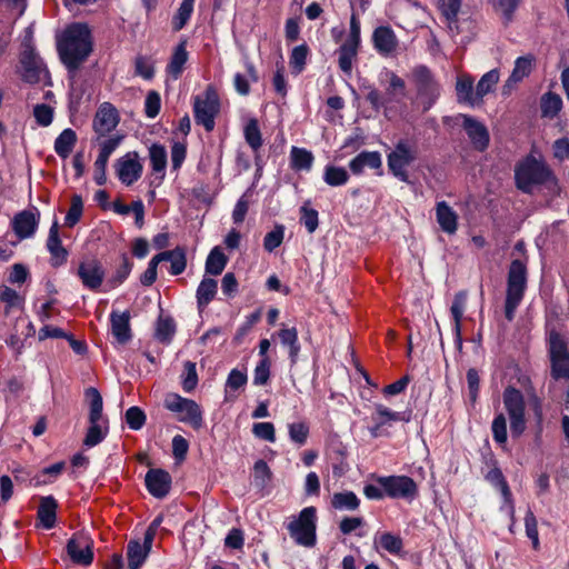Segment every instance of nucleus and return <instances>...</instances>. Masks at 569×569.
Masks as SVG:
<instances>
[{
    "instance_id": "nucleus-1",
    "label": "nucleus",
    "mask_w": 569,
    "mask_h": 569,
    "mask_svg": "<svg viewBox=\"0 0 569 569\" xmlns=\"http://www.w3.org/2000/svg\"><path fill=\"white\" fill-rule=\"evenodd\" d=\"M61 62L69 71H77L92 51V37L86 23L68 26L57 40Z\"/></svg>"
},
{
    "instance_id": "nucleus-2",
    "label": "nucleus",
    "mask_w": 569,
    "mask_h": 569,
    "mask_svg": "<svg viewBox=\"0 0 569 569\" xmlns=\"http://www.w3.org/2000/svg\"><path fill=\"white\" fill-rule=\"evenodd\" d=\"M516 187L523 193H531L535 186H547L549 190L558 188L552 170L541 160L528 154L515 167Z\"/></svg>"
},
{
    "instance_id": "nucleus-3",
    "label": "nucleus",
    "mask_w": 569,
    "mask_h": 569,
    "mask_svg": "<svg viewBox=\"0 0 569 569\" xmlns=\"http://www.w3.org/2000/svg\"><path fill=\"white\" fill-rule=\"evenodd\" d=\"M528 282L527 266L522 260L511 261L507 276V290L505 300V317L508 321L515 319L516 310L521 303Z\"/></svg>"
},
{
    "instance_id": "nucleus-4",
    "label": "nucleus",
    "mask_w": 569,
    "mask_h": 569,
    "mask_svg": "<svg viewBox=\"0 0 569 569\" xmlns=\"http://www.w3.org/2000/svg\"><path fill=\"white\" fill-rule=\"evenodd\" d=\"M550 376L555 380H569V339L555 327L547 330Z\"/></svg>"
},
{
    "instance_id": "nucleus-5",
    "label": "nucleus",
    "mask_w": 569,
    "mask_h": 569,
    "mask_svg": "<svg viewBox=\"0 0 569 569\" xmlns=\"http://www.w3.org/2000/svg\"><path fill=\"white\" fill-rule=\"evenodd\" d=\"M419 158V149L415 141L409 139H400L393 149L387 154V164L390 173L398 180L408 183V169Z\"/></svg>"
},
{
    "instance_id": "nucleus-6",
    "label": "nucleus",
    "mask_w": 569,
    "mask_h": 569,
    "mask_svg": "<svg viewBox=\"0 0 569 569\" xmlns=\"http://www.w3.org/2000/svg\"><path fill=\"white\" fill-rule=\"evenodd\" d=\"M317 520L316 507H306L287 523V530L297 545L312 548L317 542Z\"/></svg>"
},
{
    "instance_id": "nucleus-7",
    "label": "nucleus",
    "mask_w": 569,
    "mask_h": 569,
    "mask_svg": "<svg viewBox=\"0 0 569 569\" xmlns=\"http://www.w3.org/2000/svg\"><path fill=\"white\" fill-rule=\"evenodd\" d=\"M220 112V100L216 88L209 84L203 94L193 99V116L197 124L211 132L216 126V117Z\"/></svg>"
},
{
    "instance_id": "nucleus-8",
    "label": "nucleus",
    "mask_w": 569,
    "mask_h": 569,
    "mask_svg": "<svg viewBox=\"0 0 569 569\" xmlns=\"http://www.w3.org/2000/svg\"><path fill=\"white\" fill-rule=\"evenodd\" d=\"M503 406L510 419L513 438L520 437L526 428V402L522 392L515 387H507L502 393Z\"/></svg>"
},
{
    "instance_id": "nucleus-9",
    "label": "nucleus",
    "mask_w": 569,
    "mask_h": 569,
    "mask_svg": "<svg viewBox=\"0 0 569 569\" xmlns=\"http://www.w3.org/2000/svg\"><path fill=\"white\" fill-rule=\"evenodd\" d=\"M164 408L178 413L179 421L189 423L194 429L202 427V411L194 400L183 398L178 393H169L164 399Z\"/></svg>"
},
{
    "instance_id": "nucleus-10",
    "label": "nucleus",
    "mask_w": 569,
    "mask_h": 569,
    "mask_svg": "<svg viewBox=\"0 0 569 569\" xmlns=\"http://www.w3.org/2000/svg\"><path fill=\"white\" fill-rule=\"evenodd\" d=\"M375 480L383 488L386 496L391 499L411 501L419 492L417 482L408 476H380Z\"/></svg>"
},
{
    "instance_id": "nucleus-11",
    "label": "nucleus",
    "mask_w": 569,
    "mask_h": 569,
    "mask_svg": "<svg viewBox=\"0 0 569 569\" xmlns=\"http://www.w3.org/2000/svg\"><path fill=\"white\" fill-rule=\"evenodd\" d=\"M66 550L71 561L76 565L89 566L93 561V540L84 531L74 532L68 540Z\"/></svg>"
},
{
    "instance_id": "nucleus-12",
    "label": "nucleus",
    "mask_w": 569,
    "mask_h": 569,
    "mask_svg": "<svg viewBox=\"0 0 569 569\" xmlns=\"http://www.w3.org/2000/svg\"><path fill=\"white\" fill-rule=\"evenodd\" d=\"M413 80L418 94L427 98L425 110H428L440 94L439 84L435 80L432 72L426 66H418L412 71Z\"/></svg>"
},
{
    "instance_id": "nucleus-13",
    "label": "nucleus",
    "mask_w": 569,
    "mask_h": 569,
    "mask_svg": "<svg viewBox=\"0 0 569 569\" xmlns=\"http://www.w3.org/2000/svg\"><path fill=\"white\" fill-rule=\"evenodd\" d=\"M20 63L22 67V80L28 83H39L48 76L43 61L31 47L23 50Z\"/></svg>"
},
{
    "instance_id": "nucleus-14",
    "label": "nucleus",
    "mask_w": 569,
    "mask_h": 569,
    "mask_svg": "<svg viewBox=\"0 0 569 569\" xmlns=\"http://www.w3.org/2000/svg\"><path fill=\"white\" fill-rule=\"evenodd\" d=\"M77 276L84 288L98 291L103 283L106 272L102 263L97 258H90L79 263Z\"/></svg>"
},
{
    "instance_id": "nucleus-15",
    "label": "nucleus",
    "mask_w": 569,
    "mask_h": 569,
    "mask_svg": "<svg viewBox=\"0 0 569 569\" xmlns=\"http://www.w3.org/2000/svg\"><path fill=\"white\" fill-rule=\"evenodd\" d=\"M142 171L143 166L139 160L138 152L136 151L128 152L117 160V176L119 180L126 186H131L138 181L142 174Z\"/></svg>"
},
{
    "instance_id": "nucleus-16",
    "label": "nucleus",
    "mask_w": 569,
    "mask_h": 569,
    "mask_svg": "<svg viewBox=\"0 0 569 569\" xmlns=\"http://www.w3.org/2000/svg\"><path fill=\"white\" fill-rule=\"evenodd\" d=\"M118 110L110 103H102L93 118L92 128L99 138L110 134L119 123Z\"/></svg>"
},
{
    "instance_id": "nucleus-17",
    "label": "nucleus",
    "mask_w": 569,
    "mask_h": 569,
    "mask_svg": "<svg viewBox=\"0 0 569 569\" xmlns=\"http://www.w3.org/2000/svg\"><path fill=\"white\" fill-rule=\"evenodd\" d=\"M40 212L36 207L22 210L14 214L11 227L19 239L32 237L39 226Z\"/></svg>"
},
{
    "instance_id": "nucleus-18",
    "label": "nucleus",
    "mask_w": 569,
    "mask_h": 569,
    "mask_svg": "<svg viewBox=\"0 0 569 569\" xmlns=\"http://www.w3.org/2000/svg\"><path fill=\"white\" fill-rule=\"evenodd\" d=\"M375 50L382 57H392L399 48V40L390 26L377 27L371 36Z\"/></svg>"
},
{
    "instance_id": "nucleus-19",
    "label": "nucleus",
    "mask_w": 569,
    "mask_h": 569,
    "mask_svg": "<svg viewBox=\"0 0 569 569\" xmlns=\"http://www.w3.org/2000/svg\"><path fill=\"white\" fill-rule=\"evenodd\" d=\"M146 487L154 498L162 499L168 496L171 489L172 478L163 469H150L146 475Z\"/></svg>"
},
{
    "instance_id": "nucleus-20",
    "label": "nucleus",
    "mask_w": 569,
    "mask_h": 569,
    "mask_svg": "<svg viewBox=\"0 0 569 569\" xmlns=\"http://www.w3.org/2000/svg\"><path fill=\"white\" fill-rule=\"evenodd\" d=\"M462 118V127L468 134L473 148L478 151H485L489 146V132L485 124L475 118L460 114Z\"/></svg>"
},
{
    "instance_id": "nucleus-21",
    "label": "nucleus",
    "mask_w": 569,
    "mask_h": 569,
    "mask_svg": "<svg viewBox=\"0 0 569 569\" xmlns=\"http://www.w3.org/2000/svg\"><path fill=\"white\" fill-rule=\"evenodd\" d=\"M47 249L50 253L51 267L58 268L67 262L69 252L60 239L58 221H54L49 229Z\"/></svg>"
},
{
    "instance_id": "nucleus-22",
    "label": "nucleus",
    "mask_w": 569,
    "mask_h": 569,
    "mask_svg": "<svg viewBox=\"0 0 569 569\" xmlns=\"http://www.w3.org/2000/svg\"><path fill=\"white\" fill-rule=\"evenodd\" d=\"M360 48L361 44H356L347 40H343L337 48L335 53L338 57V67L346 76L352 73L353 66L358 61Z\"/></svg>"
},
{
    "instance_id": "nucleus-23",
    "label": "nucleus",
    "mask_w": 569,
    "mask_h": 569,
    "mask_svg": "<svg viewBox=\"0 0 569 569\" xmlns=\"http://www.w3.org/2000/svg\"><path fill=\"white\" fill-rule=\"evenodd\" d=\"M535 62L536 58L531 53L517 58L515 61L513 70L506 81V84L503 86V93H508L513 84H517L525 78L529 77L533 69Z\"/></svg>"
},
{
    "instance_id": "nucleus-24",
    "label": "nucleus",
    "mask_w": 569,
    "mask_h": 569,
    "mask_svg": "<svg viewBox=\"0 0 569 569\" xmlns=\"http://www.w3.org/2000/svg\"><path fill=\"white\" fill-rule=\"evenodd\" d=\"M58 502L52 496L40 498V503L37 510V527L44 529H52L57 522Z\"/></svg>"
},
{
    "instance_id": "nucleus-25",
    "label": "nucleus",
    "mask_w": 569,
    "mask_h": 569,
    "mask_svg": "<svg viewBox=\"0 0 569 569\" xmlns=\"http://www.w3.org/2000/svg\"><path fill=\"white\" fill-rule=\"evenodd\" d=\"M110 323L111 333L119 343L124 345L132 338L128 310L124 312L113 310L110 315Z\"/></svg>"
},
{
    "instance_id": "nucleus-26",
    "label": "nucleus",
    "mask_w": 569,
    "mask_h": 569,
    "mask_svg": "<svg viewBox=\"0 0 569 569\" xmlns=\"http://www.w3.org/2000/svg\"><path fill=\"white\" fill-rule=\"evenodd\" d=\"M436 219L443 232L448 234L456 233L458 229V214L446 201L437 202Z\"/></svg>"
},
{
    "instance_id": "nucleus-27",
    "label": "nucleus",
    "mask_w": 569,
    "mask_h": 569,
    "mask_svg": "<svg viewBox=\"0 0 569 569\" xmlns=\"http://www.w3.org/2000/svg\"><path fill=\"white\" fill-rule=\"evenodd\" d=\"M149 159L152 172L156 174V179H158V184H160L164 179L167 167V150L164 146L152 143L149 148Z\"/></svg>"
},
{
    "instance_id": "nucleus-28",
    "label": "nucleus",
    "mask_w": 569,
    "mask_h": 569,
    "mask_svg": "<svg viewBox=\"0 0 569 569\" xmlns=\"http://www.w3.org/2000/svg\"><path fill=\"white\" fill-rule=\"evenodd\" d=\"M189 54L187 51V41L182 40L173 49L170 61L166 68L167 73L170 74L173 79H178L183 72Z\"/></svg>"
},
{
    "instance_id": "nucleus-29",
    "label": "nucleus",
    "mask_w": 569,
    "mask_h": 569,
    "mask_svg": "<svg viewBox=\"0 0 569 569\" xmlns=\"http://www.w3.org/2000/svg\"><path fill=\"white\" fill-rule=\"evenodd\" d=\"M381 164V156L378 151H362L349 162V168L353 174H360L366 167L380 169Z\"/></svg>"
},
{
    "instance_id": "nucleus-30",
    "label": "nucleus",
    "mask_w": 569,
    "mask_h": 569,
    "mask_svg": "<svg viewBox=\"0 0 569 569\" xmlns=\"http://www.w3.org/2000/svg\"><path fill=\"white\" fill-rule=\"evenodd\" d=\"M466 299L467 296L465 292H458L456 293L450 312L453 318V332H455V340L457 343V347L459 349L462 348V337H461V321L463 317L465 306H466Z\"/></svg>"
},
{
    "instance_id": "nucleus-31",
    "label": "nucleus",
    "mask_w": 569,
    "mask_h": 569,
    "mask_svg": "<svg viewBox=\"0 0 569 569\" xmlns=\"http://www.w3.org/2000/svg\"><path fill=\"white\" fill-rule=\"evenodd\" d=\"M456 91L459 102H465L470 106H478L481 103L480 98L477 96V90L473 91V80L469 76L458 78Z\"/></svg>"
},
{
    "instance_id": "nucleus-32",
    "label": "nucleus",
    "mask_w": 569,
    "mask_h": 569,
    "mask_svg": "<svg viewBox=\"0 0 569 569\" xmlns=\"http://www.w3.org/2000/svg\"><path fill=\"white\" fill-rule=\"evenodd\" d=\"M486 479L490 483H492L495 487L499 488V490L505 499V502L510 508L511 516H513L515 506H513L512 493H511V490L509 488V485H508L502 471L499 468L495 467L487 473Z\"/></svg>"
},
{
    "instance_id": "nucleus-33",
    "label": "nucleus",
    "mask_w": 569,
    "mask_h": 569,
    "mask_svg": "<svg viewBox=\"0 0 569 569\" xmlns=\"http://www.w3.org/2000/svg\"><path fill=\"white\" fill-rule=\"evenodd\" d=\"M84 397L89 402V422L102 421L108 422L102 416L103 401L101 393L94 387H89L84 390Z\"/></svg>"
},
{
    "instance_id": "nucleus-34",
    "label": "nucleus",
    "mask_w": 569,
    "mask_h": 569,
    "mask_svg": "<svg viewBox=\"0 0 569 569\" xmlns=\"http://www.w3.org/2000/svg\"><path fill=\"white\" fill-rule=\"evenodd\" d=\"M493 11L499 14L503 26H509L518 10L521 0H488Z\"/></svg>"
},
{
    "instance_id": "nucleus-35",
    "label": "nucleus",
    "mask_w": 569,
    "mask_h": 569,
    "mask_svg": "<svg viewBox=\"0 0 569 569\" xmlns=\"http://www.w3.org/2000/svg\"><path fill=\"white\" fill-rule=\"evenodd\" d=\"M218 282L212 278L204 277L197 289V305L199 310H203L214 299L217 295Z\"/></svg>"
},
{
    "instance_id": "nucleus-36",
    "label": "nucleus",
    "mask_w": 569,
    "mask_h": 569,
    "mask_svg": "<svg viewBox=\"0 0 569 569\" xmlns=\"http://www.w3.org/2000/svg\"><path fill=\"white\" fill-rule=\"evenodd\" d=\"M562 109L561 97L552 91L543 93L540 98V111L542 118L553 119Z\"/></svg>"
},
{
    "instance_id": "nucleus-37",
    "label": "nucleus",
    "mask_w": 569,
    "mask_h": 569,
    "mask_svg": "<svg viewBox=\"0 0 569 569\" xmlns=\"http://www.w3.org/2000/svg\"><path fill=\"white\" fill-rule=\"evenodd\" d=\"M313 160L312 152L305 148L292 147L290 150V167L295 171H309Z\"/></svg>"
},
{
    "instance_id": "nucleus-38",
    "label": "nucleus",
    "mask_w": 569,
    "mask_h": 569,
    "mask_svg": "<svg viewBox=\"0 0 569 569\" xmlns=\"http://www.w3.org/2000/svg\"><path fill=\"white\" fill-rule=\"evenodd\" d=\"M77 143V133L74 130L64 129L54 141V151L61 159H67Z\"/></svg>"
},
{
    "instance_id": "nucleus-39",
    "label": "nucleus",
    "mask_w": 569,
    "mask_h": 569,
    "mask_svg": "<svg viewBox=\"0 0 569 569\" xmlns=\"http://www.w3.org/2000/svg\"><path fill=\"white\" fill-rule=\"evenodd\" d=\"M150 550L138 540H130L127 546V559L129 569H139L146 561Z\"/></svg>"
},
{
    "instance_id": "nucleus-40",
    "label": "nucleus",
    "mask_w": 569,
    "mask_h": 569,
    "mask_svg": "<svg viewBox=\"0 0 569 569\" xmlns=\"http://www.w3.org/2000/svg\"><path fill=\"white\" fill-rule=\"evenodd\" d=\"M123 139L124 134L121 133L108 134L104 138L96 136L94 141L99 147V154L97 158L109 161L110 156L121 144Z\"/></svg>"
},
{
    "instance_id": "nucleus-41",
    "label": "nucleus",
    "mask_w": 569,
    "mask_h": 569,
    "mask_svg": "<svg viewBox=\"0 0 569 569\" xmlns=\"http://www.w3.org/2000/svg\"><path fill=\"white\" fill-rule=\"evenodd\" d=\"M170 261L169 272L172 276L181 274L187 268V253L183 247H176L172 250H166V260Z\"/></svg>"
},
{
    "instance_id": "nucleus-42",
    "label": "nucleus",
    "mask_w": 569,
    "mask_h": 569,
    "mask_svg": "<svg viewBox=\"0 0 569 569\" xmlns=\"http://www.w3.org/2000/svg\"><path fill=\"white\" fill-rule=\"evenodd\" d=\"M360 506V499L352 491L336 492L331 498V507L336 510L355 511Z\"/></svg>"
},
{
    "instance_id": "nucleus-43",
    "label": "nucleus",
    "mask_w": 569,
    "mask_h": 569,
    "mask_svg": "<svg viewBox=\"0 0 569 569\" xmlns=\"http://www.w3.org/2000/svg\"><path fill=\"white\" fill-rule=\"evenodd\" d=\"M66 463L63 461H59L49 467H46L33 477V485L36 487H40L52 483L63 472Z\"/></svg>"
},
{
    "instance_id": "nucleus-44",
    "label": "nucleus",
    "mask_w": 569,
    "mask_h": 569,
    "mask_svg": "<svg viewBox=\"0 0 569 569\" xmlns=\"http://www.w3.org/2000/svg\"><path fill=\"white\" fill-rule=\"evenodd\" d=\"M389 86L386 88L387 103L399 101L406 96V82L395 72H388Z\"/></svg>"
},
{
    "instance_id": "nucleus-45",
    "label": "nucleus",
    "mask_w": 569,
    "mask_h": 569,
    "mask_svg": "<svg viewBox=\"0 0 569 569\" xmlns=\"http://www.w3.org/2000/svg\"><path fill=\"white\" fill-rule=\"evenodd\" d=\"M227 262L228 258L226 254L219 247H214L207 258L206 272L212 276H219L226 268Z\"/></svg>"
},
{
    "instance_id": "nucleus-46",
    "label": "nucleus",
    "mask_w": 569,
    "mask_h": 569,
    "mask_svg": "<svg viewBox=\"0 0 569 569\" xmlns=\"http://www.w3.org/2000/svg\"><path fill=\"white\" fill-rule=\"evenodd\" d=\"M89 423L90 426L83 439V445L91 448L99 445L106 438L108 433V422L94 421Z\"/></svg>"
},
{
    "instance_id": "nucleus-47",
    "label": "nucleus",
    "mask_w": 569,
    "mask_h": 569,
    "mask_svg": "<svg viewBox=\"0 0 569 569\" xmlns=\"http://www.w3.org/2000/svg\"><path fill=\"white\" fill-rule=\"evenodd\" d=\"M243 134L246 142L253 151H258L262 147V136L259 128V122L256 118H251L247 121L243 129Z\"/></svg>"
},
{
    "instance_id": "nucleus-48",
    "label": "nucleus",
    "mask_w": 569,
    "mask_h": 569,
    "mask_svg": "<svg viewBox=\"0 0 569 569\" xmlns=\"http://www.w3.org/2000/svg\"><path fill=\"white\" fill-rule=\"evenodd\" d=\"M248 77L241 73L234 74V88L241 96H247L250 92V80L257 82L259 80L258 71L252 63H247Z\"/></svg>"
},
{
    "instance_id": "nucleus-49",
    "label": "nucleus",
    "mask_w": 569,
    "mask_h": 569,
    "mask_svg": "<svg viewBox=\"0 0 569 569\" xmlns=\"http://www.w3.org/2000/svg\"><path fill=\"white\" fill-rule=\"evenodd\" d=\"M193 4L194 0H182L171 21L173 31H180L186 27L193 12Z\"/></svg>"
},
{
    "instance_id": "nucleus-50",
    "label": "nucleus",
    "mask_w": 569,
    "mask_h": 569,
    "mask_svg": "<svg viewBox=\"0 0 569 569\" xmlns=\"http://www.w3.org/2000/svg\"><path fill=\"white\" fill-rule=\"evenodd\" d=\"M309 52V47L306 43L297 46L292 49L289 58V64L292 73L299 74L303 71Z\"/></svg>"
},
{
    "instance_id": "nucleus-51",
    "label": "nucleus",
    "mask_w": 569,
    "mask_h": 569,
    "mask_svg": "<svg viewBox=\"0 0 569 569\" xmlns=\"http://www.w3.org/2000/svg\"><path fill=\"white\" fill-rule=\"evenodd\" d=\"M499 70L492 69L480 78V80L477 83L476 90L477 96L478 98H480L481 102L483 97L491 92L493 88L497 86V83L499 82Z\"/></svg>"
},
{
    "instance_id": "nucleus-52",
    "label": "nucleus",
    "mask_w": 569,
    "mask_h": 569,
    "mask_svg": "<svg viewBox=\"0 0 569 569\" xmlns=\"http://www.w3.org/2000/svg\"><path fill=\"white\" fill-rule=\"evenodd\" d=\"M176 333V323L171 317L159 318L156 327V338L162 343H169Z\"/></svg>"
},
{
    "instance_id": "nucleus-53",
    "label": "nucleus",
    "mask_w": 569,
    "mask_h": 569,
    "mask_svg": "<svg viewBox=\"0 0 569 569\" xmlns=\"http://www.w3.org/2000/svg\"><path fill=\"white\" fill-rule=\"evenodd\" d=\"M323 180L331 187L343 186L349 180V173L342 167L327 166L325 169Z\"/></svg>"
},
{
    "instance_id": "nucleus-54",
    "label": "nucleus",
    "mask_w": 569,
    "mask_h": 569,
    "mask_svg": "<svg viewBox=\"0 0 569 569\" xmlns=\"http://www.w3.org/2000/svg\"><path fill=\"white\" fill-rule=\"evenodd\" d=\"M198 373L196 362L186 361L181 375V386L184 392H192L198 386Z\"/></svg>"
},
{
    "instance_id": "nucleus-55",
    "label": "nucleus",
    "mask_w": 569,
    "mask_h": 569,
    "mask_svg": "<svg viewBox=\"0 0 569 569\" xmlns=\"http://www.w3.org/2000/svg\"><path fill=\"white\" fill-rule=\"evenodd\" d=\"M82 212H83L82 198L79 194H73L71 198L70 208L64 218L66 226L69 228H72L73 226H76L80 221Z\"/></svg>"
},
{
    "instance_id": "nucleus-56",
    "label": "nucleus",
    "mask_w": 569,
    "mask_h": 569,
    "mask_svg": "<svg viewBox=\"0 0 569 569\" xmlns=\"http://www.w3.org/2000/svg\"><path fill=\"white\" fill-rule=\"evenodd\" d=\"M300 222L306 227L309 233H313L319 226L318 211L309 207V202H305L300 208Z\"/></svg>"
},
{
    "instance_id": "nucleus-57",
    "label": "nucleus",
    "mask_w": 569,
    "mask_h": 569,
    "mask_svg": "<svg viewBox=\"0 0 569 569\" xmlns=\"http://www.w3.org/2000/svg\"><path fill=\"white\" fill-rule=\"evenodd\" d=\"M289 437L292 442L303 446L309 437L310 428L305 421L293 422L288 426Z\"/></svg>"
},
{
    "instance_id": "nucleus-58",
    "label": "nucleus",
    "mask_w": 569,
    "mask_h": 569,
    "mask_svg": "<svg viewBox=\"0 0 569 569\" xmlns=\"http://www.w3.org/2000/svg\"><path fill=\"white\" fill-rule=\"evenodd\" d=\"M284 238V226L276 224L263 238V248L267 252L274 251L282 243Z\"/></svg>"
},
{
    "instance_id": "nucleus-59",
    "label": "nucleus",
    "mask_w": 569,
    "mask_h": 569,
    "mask_svg": "<svg viewBox=\"0 0 569 569\" xmlns=\"http://www.w3.org/2000/svg\"><path fill=\"white\" fill-rule=\"evenodd\" d=\"M379 546L391 555H399L403 548L402 539L390 532H383L379 537Z\"/></svg>"
},
{
    "instance_id": "nucleus-60",
    "label": "nucleus",
    "mask_w": 569,
    "mask_h": 569,
    "mask_svg": "<svg viewBox=\"0 0 569 569\" xmlns=\"http://www.w3.org/2000/svg\"><path fill=\"white\" fill-rule=\"evenodd\" d=\"M525 526H526V535L532 542V548L535 550H539V532H538V521L533 512L529 509L525 517Z\"/></svg>"
},
{
    "instance_id": "nucleus-61",
    "label": "nucleus",
    "mask_w": 569,
    "mask_h": 569,
    "mask_svg": "<svg viewBox=\"0 0 569 569\" xmlns=\"http://www.w3.org/2000/svg\"><path fill=\"white\" fill-rule=\"evenodd\" d=\"M492 436L497 443L506 445L508 439L507 433V419L503 413H499L495 417L491 426Z\"/></svg>"
},
{
    "instance_id": "nucleus-62",
    "label": "nucleus",
    "mask_w": 569,
    "mask_h": 569,
    "mask_svg": "<svg viewBox=\"0 0 569 569\" xmlns=\"http://www.w3.org/2000/svg\"><path fill=\"white\" fill-rule=\"evenodd\" d=\"M134 72L146 80H151L154 77V67L149 57L137 56L134 59Z\"/></svg>"
},
{
    "instance_id": "nucleus-63",
    "label": "nucleus",
    "mask_w": 569,
    "mask_h": 569,
    "mask_svg": "<svg viewBox=\"0 0 569 569\" xmlns=\"http://www.w3.org/2000/svg\"><path fill=\"white\" fill-rule=\"evenodd\" d=\"M271 360L270 358L260 359L253 372V383L266 386L270 380Z\"/></svg>"
},
{
    "instance_id": "nucleus-64",
    "label": "nucleus",
    "mask_w": 569,
    "mask_h": 569,
    "mask_svg": "<svg viewBox=\"0 0 569 569\" xmlns=\"http://www.w3.org/2000/svg\"><path fill=\"white\" fill-rule=\"evenodd\" d=\"M126 422L132 430L141 429L146 423V413L139 407H130L126 411Z\"/></svg>"
}]
</instances>
